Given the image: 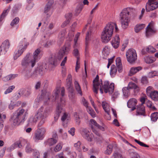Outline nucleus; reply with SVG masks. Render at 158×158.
<instances>
[{
	"label": "nucleus",
	"instance_id": "obj_39",
	"mask_svg": "<svg viewBox=\"0 0 158 158\" xmlns=\"http://www.w3.org/2000/svg\"><path fill=\"white\" fill-rule=\"evenodd\" d=\"M151 118L152 121H156L158 118V113L156 112L152 113L151 115Z\"/></svg>",
	"mask_w": 158,
	"mask_h": 158
},
{
	"label": "nucleus",
	"instance_id": "obj_25",
	"mask_svg": "<svg viewBox=\"0 0 158 158\" xmlns=\"http://www.w3.org/2000/svg\"><path fill=\"white\" fill-rule=\"evenodd\" d=\"M102 106L105 112L106 113L108 114L109 115L110 108L109 104L106 101H103L102 102Z\"/></svg>",
	"mask_w": 158,
	"mask_h": 158
},
{
	"label": "nucleus",
	"instance_id": "obj_17",
	"mask_svg": "<svg viewBox=\"0 0 158 158\" xmlns=\"http://www.w3.org/2000/svg\"><path fill=\"white\" fill-rule=\"evenodd\" d=\"M81 134L83 137L88 141H91L94 138L92 134H91L86 129H83Z\"/></svg>",
	"mask_w": 158,
	"mask_h": 158
},
{
	"label": "nucleus",
	"instance_id": "obj_15",
	"mask_svg": "<svg viewBox=\"0 0 158 158\" xmlns=\"http://www.w3.org/2000/svg\"><path fill=\"white\" fill-rule=\"evenodd\" d=\"M155 32L156 31L153 27V23L152 22L149 23L146 29V36L148 37L154 34Z\"/></svg>",
	"mask_w": 158,
	"mask_h": 158
},
{
	"label": "nucleus",
	"instance_id": "obj_49",
	"mask_svg": "<svg viewBox=\"0 0 158 158\" xmlns=\"http://www.w3.org/2000/svg\"><path fill=\"white\" fill-rule=\"evenodd\" d=\"M87 110L89 113L92 116L93 118L95 117V114L94 110L90 107L87 108Z\"/></svg>",
	"mask_w": 158,
	"mask_h": 158
},
{
	"label": "nucleus",
	"instance_id": "obj_6",
	"mask_svg": "<svg viewBox=\"0 0 158 158\" xmlns=\"http://www.w3.org/2000/svg\"><path fill=\"white\" fill-rule=\"evenodd\" d=\"M61 90V94L62 96H63L64 94V87L60 88V87H57L56 89L54 91L52 96L49 97L50 95V93L45 90L42 91V93L41 96V99H43L44 102L48 104V101L51 102H54L58 98L60 91Z\"/></svg>",
	"mask_w": 158,
	"mask_h": 158
},
{
	"label": "nucleus",
	"instance_id": "obj_52",
	"mask_svg": "<svg viewBox=\"0 0 158 158\" xmlns=\"http://www.w3.org/2000/svg\"><path fill=\"white\" fill-rule=\"evenodd\" d=\"M19 19L18 17L15 18L11 22L10 25L11 26H14L15 25L17 24L19 21Z\"/></svg>",
	"mask_w": 158,
	"mask_h": 158
},
{
	"label": "nucleus",
	"instance_id": "obj_23",
	"mask_svg": "<svg viewBox=\"0 0 158 158\" xmlns=\"http://www.w3.org/2000/svg\"><path fill=\"white\" fill-rule=\"evenodd\" d=\"M46 69V68H43V66H40L37 69L34 71V75H35L36 77L38 74L41 76L44 73Z\"/></svg>",
	"mask_w": 158,
	"mask_h": 158
},
{
	"label": "nucleus",
	"instance_id": "obj_40",
	"mask_svg": "<svg viewBox=\"0 0 158 158\" xmlns=\"http://www.w3.org/2000/svg\"><path fill=\"white\" fill-rule=\"evenodd\" d=\"M34 150L32 149L31 146L30 144L29 143H27V145L26 147L25 151L26 152L28 153L31 152Z\"/></svg>",
	"mask_w": 158,
	"mask_h": 158
},
{
	"label": "nucleus",
	"instance_id": "obj_47",
	"mask_svg": "<svg viewBox=\"0 0 158 158\" xmlns=\"http://www.w3.org/2000/svg\"><path fill=\"white\" fill-rule=\"evenodd\" d=\"M9 9H6L3 11L0 17V21L1 22L5 16L6 15L7 13L9 11Z\"/></svg>",
	"mask_w": 158,
	"mask_h": 158
},
{
	"label": "nucleus",
	"instance_id": "obj_45",
	"mask_svg": "<svg viewBox=\"0 0 158 158\" xmlns=\"http://www.w3.org/2000/svg\"><path fill=\"white\" fill-rule=\"evenodd\" d=\"M155 76H158V71H154L149 72L148 74L149 78H152Z\"/></svg>",
	"mask_w": 158,
	"mask_h": 158
},
{
	"label": "nucleus",
	"instance_id": "obj_9",
	"mask_svg": "<svg viewBox=\"0 0 158 158\" xmlns=\"http://www.w3.org/2000/svg\"><path fill=\"white\" fill-rule=\"evenodd\" d=\"M28 43L26 42L21 41L18 46L17 50L15 52L13 56V58L14 60H17L26 49Z\"/></svg>",
	"mask_w": 158,
	"mask_h": 158
},
{
	"label": "nucleus",
	"instance_id": "obj_29",
	"mask_svg": "<svg viewBox=\"0 0 158 158\" xmlns=\"http://www.w3.org/2000/svg\"><path fill=\"white\" fill-rule=\"evenodd\" d=\"M54 26V25L52 23H50L49 24L47 29V34L50 35L54 33L55 31L53 30Z\"/></svg>",
	"mask_w": 158,
	"mask_h": 158
},
{
	"label": "nucleus",
	"instance_id": "obj_1",
	"mask_svg": "<svg viewBox=\"0 0 158 158\" xmlns=\"http://www.w3.org/2000/svg\"><path fill=\"white\" fill-rule=\"evenodd\" d=\"M93 90L97 94L99 89L101 94H103V91L106 93L108 92L110 94H112L114 91V84L111 83L109 85L108 81H105L102 83V79H99V76L97 75L93 81Z\"/></svg>",
	"mask_w": 158,
	"mask_h": 158
},
{
	"label": "nucleus",
	"instance_id": "obj_46",
	"mask_svg": "<svg viewBox=\"0 0 158 158\" xmlns=\"http://www.w3.org/2000/svg\"><path fill=\"white\" fill-rule=\"evenodd\" d=\"M153 88L151 86H149L146 89V93L147 96H149L151 93L153 91Z\"/></svg>",
	"mask_w": 158,
	"mask_h": 158
},
{
	"label": "nucleus",
	"instance_id": "obj_56",
	"mask_svg": "<svg viewBox=\"0 0 158 158\" xmlns=\"http://www.w3.org/2000/svg\"><path fill=\"white\" fill-rule=\"evenodd\" d=\"M64 32H61L59 34L58 38L60 39V42H61L64 40Z\"/></svg>",
	"mask_w": 158,
	"mask_h": 158
},
{
	"label": "nucleus",
	"instance_id": "obj_30",
	"mask_svg": "<svg viewBox=\"0 0 158 158\" xmlns=\"http://www.w3.org/2000/svg\"><path fill=\"white\" fill-rule=\"evenodd\" d=\"M144 61L147 64H151L154 62L155 60L154 58L152 56H146L144 58Z\"/></svg>",
	"mask_w": 158,
	"mask_h": 158
},
{
	"label": "nucleus",
	"instance_id": "obj_27",
	"mask_svg": "<svg viewBox=\"0 0 158 158\" xmlns=\"http://www.w3.org/2000/svg\"><path fill=\"white\" fill-rule=\"evenodd\" d=\"M90 123L91 125V128L93 130V131L94 133L96 135H99V133L93 129V126H95L96 127L98 126V124L93 119H91L90 120Z\"/></svg>",
	"mask_w": 158,
	"mask_h": 158
},
{
	"label": "nucleus",
	"instance_id": "obj_24",
	"mask_svg": "<svg viewBox=\"0 0 158 158\" xmlns=\"http://www.w3.org/2000/svg\"><path fill=\"white\" fill-rule=\"evenodd\" d=\"M115 62L118 71L119 72H121L123 69L121 58L120 57H117L116 59Z\"/></svg>",
	"mask_w": 158,
	"mask_h": 158
},
{
	"label": "nucleus",
	"instance_id": "obj_58",
	"mask_svg": "<svg viewBox=\"0 0 158 158\" xmlns=\"http://www.w3.org/2000/svg\"><path fill=\"white\" fill-rule=\"evenodd\" d=\"M15 105L14 102L12 100H11L10 103L9 105L8 108L10 110H12L14 108Z\"/></svg>",
	"mask_w": 158,
	"mask_h": 158
},
{
	"label": "nucleus",
	"instance_id": "obj_64",
	"mask_svg": "<svg viewBox=\"0 0 158 158\" xmlns=\"http://www.w3.org/2000/svg\"><path fill=\"white\" fill-rule=\"evenodd\" d=\"M113 156L114 158H123L121 155L118 152L114 153V154Z\"/></svg>",
	"mask_w": 158,
	"mask_h": 158
},
{
	"label": "nucleus",
	"instance_id": "obj_3",
	"mask_svg": "<svg viewBox=\"0 0 158 158\" xmlns=\"http://www.w3.org/2000/svg\"><path fill=\"white\" fill-rule=\"evenodd\" d=\"M136 15V12L133 8H127L123 10L120 14L123 29L127 28L129 26L131 18H134Z\"/></svg>",
	"mask_w": 158,
	"mask_h": 158
},
{
	"label": "nucleus",
	"instance_id": "obj_62",
	"mask_svg": "<svg viewBox=\"0 0 158 158\" xmlns=\"http://www.w3.org/2000/svg\"><path fill=\"white\" fill-rule=\"evenodd\" d=\"M31 89L30 88L27 89L26 90H25V96H28L31 93Z\"/></svg>",
	"mask_w": 158,
	"mask_h": 158
},
{
	"label": "nucleus",
	"instance_id": "obj_59",
	"mask_svg": "<svg viewBox=\"0 0 158 158\" xmlns=\"http://www.w3.org/2000/svg\"><path fill=\"white\" fill-rule=\"evenodd\" d=\"M80 62L79 61V59L78 57H77V60L76 62L75 70L77 72V70L80 68Z\"/></svg>",
	"mask_w": 158,
	"mask_h": 158
},
{
	"label": "nucleus",
	"instance_id": "obj_11",
	"mask_svg": "<svg viewBox=\"0 0 158 158\" xmlns=\"http://www.w3.org/2000/svg\"><path fill=\"white\" fill-rule=\"evenodd\" d=\"M146 100H147L146 95L143 94H141L139 99L141 104L140 105H139V115H140L144 116H146L145 107L143 105L145 103Z\"/></svg>",
	"mask_w": 158,
	"mask_h": 158
},
{
	"label": "nucleus",
	"instance_id": "obj_61",
	"mask_svg": "<svg viewBox=\"0 0 158 158\" xmlns=\"http://www.w3.org/2000/svg\"><path fill=\"white\" fill-rule=\"evenodd\" d=\"M80 33H77L75 37V38L74 39V48H75L76 46V44L77 43V40H78V38L80 36Z\"/></svg>",
	"mask_w": 158,
	"mask_h": 158
},
{
	"label": "nucleus",
	"instance_id": "obj_38",
	"mask_svg": "<svg viewBox=\"0 0 158 158\" xmlns=\"http://www.w3.org/2000/svg\"><path fill=\"white\" fill-rule=\"evenodd\" d=\"M146 104L147 106L149 107L151 110L153 111L156 110V108L152 105L151 101L148 100L146 102Z\"/></svg>",
	"mask_w": 158,
	"mask_h": 158
},
{
	"label": "nucleus",
	"instance_id": "obj_16",
	"mask_svg": "<svg viewBox=\"0 0 158 158\" xmlns=\"http://www.w3.org/2000/svg\"><path fill=\"white\" fill-rule=\"evenodd\" d=\"M60 102L61 103L60 104L58 103L57 106L56 113L55 114L54 118V120L56 121L58 119L60 115V114L63 111L61 107V106L64 104V101L62 98H61Z\"/></svg>",
	"mask_w": 158,
	"mask_h": 158
},
{
	"label": "nucleus",
	"instance_id": "obj_51",
	"mask_svg": "<svg viewBox=\"0 0 158 158\" xmlns=\"http://www.w3.org/2000/svg\"><path fill=\"white\" fill-rule=\"evenodd\" d=\"M82 6H77L75 10V15L76 16L78 15L81 12L82 10Z\"/></svg>",
	"mask_w": 158,
	"mask_h": 158
},
{
	"label": "nucleus",
	"instance_id": "obj_41",
	"mask_svg": "<svg viewBox=\"0 0 158 158\" xmlns=\"http://www.w3.org/2000/svg\"><path fill=\"white\" fill-rule=\"evenodd\" d=\"M146 50L149 53H152L156 51V49L151 46H148L146 48Z\"/></svg>",
	"mask_w": 158,
	"mask_h": 158
},
{
	"label": "nucleus",
	"instance_id": "obj_2",
	"mask_svg": "<svg viewBox=\"0 0 158 158\" xmlns=\"http://www.w3.org/2000/svg\"><path fill=\"white\" fill-rule=\"evenodd\" d=\"M40 53V49L38 48L34 52L33 56L29 52L27 53L21 60V66L24 68H33L41 57Z\"/></svg>",
	"mask_w": 158,
	"mask_h": 158
},
{
	"label": "nucleus",
	"instance_id": "obj_5",
	"mask_svg": "<svg viewBox=\"0 0 158 158\" xmlns=\"http://www.w3.org/2000/svg\"><path fill=\"white\" fill-rule=\"evenodd\" d=\"M114 28L116 32L118 31V28L115 23L110 22L106 25L101 35V38L103 42L107 43L110 40Z\"/></svg>",
	"mask_w": 158,
	"mask_h": 158
},
{
	"label": "nucleus",
	"instance_id": "obj_31",
	"mask_svg": "<svg viewBox=\"0 0 158 158\" xmlns=\"http://www.w3.org/2000/svg\"><path fill=\"white\" fill-rule=\"evenodd\" d=\"M66 86L69 89H71L72 83V76L71 74H69L66 79Z\"/></svg>",
	"mask_w": 158,
	"mask_h": 158
},
{
	"label": "nucleus",
	"instance_id": "obj_34",
	"mask_svg": "<svg viewBox=\"0 0 158 158\" xmlns=\"http://www.w3.org/2000/svg\"><path fill=\"white\" fill-rule=\"evenodd\" d=\"M138 71V67H132L129 71L128 75L131 76L136 73Z\"/></svg>",
	"mask_w": 158,
	"mask_h": 158
},
{
	"label": "nucleus",
	"instance_id": "obj_13",
	"mask_svg": "<svg viewBox=\"0 0 158 158\" xmlns=\"http://www.w3.org/2000/svg\"><path fill=\"white\" fill-rule=\"evenodd\" d=\"M146 7L147 12L153 10L158 7V2L156 1V0H148Z\"/></svg>",
	"mask_w": 158,
	"mask_h": 158
},
{
	"label": "nucleus",
	"instance_id": "obj_43",
	"mask_svg": "<svg viewBox=\"0 0 158 158\" xmlns=\"http://www.w3.org/2000/svg\"><path fill=\"white\" fill-rule=\"evenodd\" d=\"M127 87H128L130 89H133L135 90L137 89L138 86L135 83L132 82H129Z\"/></svg>",
	"mask_w": 158,
	"mask_h": 158
},
{
	"label": "nucleus",
	"instance_id": "obj_50",
	"mask_svg": "<svg viewBox=\"0 0 158 158\" xmlns=\"http://www.w3.org/2000/svg\"><path fill=\"white\" fill-rule=\"evenodd\" d=\"M62 148V145L60 143H59L55 147L54 151L55 152H58L61 150Z\"/></svg>",
	"mask_w": 158,
	"mask_h": 158
},
{
	"label": "nucleus",
	"instance_id": "obj_57",
	"mask_svg": "<svg viewBox=\"0 0 158 158\" xmlns=\"http://www.w3.org/2000/svg\"><path fill=\"white\" fill-rule=\"evenodd\" d=\"M148 83L147 78L146 77H143L141 80V83L143 85L146 84Z\"/></svg>",
	"mask_w": 158,
	"mask_h": 158
},
{
	"label": "nucleus",
	"instance_id": "obj_4",
	"mask_svg": "<svg viewBox=\"0 0 158 158\" xmlns=\"http://www.w3.org/2000/svg\"><path fill=\"white\" fill-rule=\"evenodd\" d=\"M51 111V109L49 107L44 109L43 107H41L38 110L35 115H32L29 121L31 123H35L38 120H40L38 124V127H40L45 123L46 118Z\"/></svg>",
	"mask_w": 158,
	"mask_h": 158
},
{
	"label": "nucleus",
	"instance_id": "obj_44",
	"mask_svg": "<svg viewBox=\"0 0 158 158\" xmlns=\"http://www.w3.org/2000/svg\"><path fill=\"white\" fill-rule=\"evenodd\" d=\"M74 116L75 118V120L76 124L79 125L80 123V120L78 114L77 112H75L74 114Z\"/></svg>",
	"mask_w": 158,
	"mask_h": 158
},
{
	"label": "nucleus",
	"instance_id": "obj_55",
	"mask_svg": "<svg viewBox=\"0 0 158 158\" xmlns=\"http://www.w3.org/2000/svg\"><path fill=\"white\" fill-rule=\"evenodd\" d=\"M33 156L35 158H39L40 157L39 152L36 150H34Z\"/></svg>",
	"mask_w": 158,
	"mask_h": 158
},
{
	"label": "nucleus",
	"instance_id": "obj_53",
	"mask_svg": "<svg viewBox=\"0 0 158 158\" xmlns=\"http://www.w3.org/2000/svg\"><path fill=\"white\" fill-rule=\"evenodd\" d=\"M23 142L27 143L26 140H22L21 141H19L16 142V144L17 147L19 148H21L23 146Z\"/></svg>",
	"mask_w": 158,
	"mask_h": 158
},
{
	"label": "nucleus",
	"instance_id": "obj_60",
	"mask_svg": "<svg viewBox=\"0 0 158 158\" xmlns=\"http://www.w3.org/2000/svg\"><path fill=\"white\" fill-rule=\"evenodd\" d=\"M82 102L84 106L86 107L87 108L89 107H88V102L85 99V98H83L82 99Z\"/></svg>",
	"mask_w": 158,
	"mask_h": 158
},
{
	"label": "nucleus",
	"instance_id": "obj_10",
	"mask_svg": "<svg viewBox=\"0 0 158 158\" xmlns=\"http://www.w3.org/2000/svg\"><path fill=\"white\" fill-rule=\"evenodd\" d=\"M126 56L127 61L130 64H134L137 59L135 50L133 48L129 49L126 52Z\"/></svg>",
	"mask_w": 158,
	"mask_h": 158
},
{
	"label": "nucleus",
	"instance_id": "obj_48",
	"mask_svg": "<svg viewBox=\"0 0 158 158\" xmlns=\"http://www.w3.org/2000/svg\"><path fill=\"white\" fill-rule=\"evenodd\" d=\"M81 143L79 141H78L77 143L74 144V147L79 152H80L81 151Z\"/></svg>",
	"mask_w": 158,
	"mask_h": 158
},
{
	"label": "nucleus",
	"instance_id": "obj_63",
	"mask_svg": "<svg viewBox=\"0 0 158 158\" xmlns=\"http://www.w3.org/2000/svg\"><path fill=\"white\" fill-rule=\"evenodd\" d=\"M75 128L74 127L71 128L70 130L68 131V132L71 135L73 136L75 135Z\"/></svg>",
	"mask_w": 158,
	"mask_h": 158
},
{
	"label": "nucleus",
	"instance_id": "obj_21",
	"mask_svg": "<svg viewBox=\"0 0 158 158\" xmlns=\"http://www.w3.org/2000/svg\"><path fill=\"white\" fill-rule=\"evenodd\" d=\"M111 44L113 48H117L119 44V38L118 35H116L113 38L111 42Z\"/></svg>",
	"mask_w": 158,
	"mask_h": 158
},
{
	"label": "nucleus",
	"instance_id": "obj_12",
	"mask_svg": "<svg viewBox=\"0 0 158 158\" xmlns=\"http://www.w3.org/2000/svg\"><path fill=\"white\" fill-rule=\"evenodd\" d=\"M54 0H49L46 4L44 10V13L47 17H50L52 14L53 10Z\"/></svg>",
	"mask_w": 158,
	"mask_h": 158
},
{
	"label": "nucleus",
	"instance_id": "obj_26",
	"mask_svg": "<svg viewBox=\"0 0 158 158\" xmlns=\"http://www.w3.org/2000/svg\"><path fill=\"white\" fill-rule=\"evenodd\" d=\"M63 111L61 113H63V116L61 118V120L63 122V125L64 127H67V125L65 124V123L67 122V121L68 120V114L65 113L64 112L63 110L62 109Z\"/></svg>",
	"mask_w": 158,
	"mask_h": 158
},
{
	"label": "nucleus",
	"instance_id": "obj_37",
	"mask_svg": "<svg viewBox=\"0 0 158 158\" xmlns=\"http://www.w3.org/2000/svg\"><path fill=\"white\" fill-rule=\"evenodd\" d=\"M110 51V49L107 47H105L103 48L102 51V53L104 58H105L106 57L109 55Z\"/></svg>",
	"mask_w": 158,
	"mask_h": 158
},
{
	"label": "nucleus",
	"instance_id": "obj_8",
	"mask_svg": "<svg viewBox=\"0 0 158 158\" xmlns=\"http://www.w3.org/2000/svg\"><path fill=\"white\" fill-rule=\"evenodd\" d=\"M69 50V49L66 46L62 48L53 57H52L49 59V62L50 64L54 66L56 65L57 64V58L58 60H61L64 55L68 54Z\"/></svg>",
	"mask_w": 158,
	"mask_h": 158
},
{
	"label": "nucleus",
	"instance_id": "obj_14",
	"mask_svg": "<svg viewBox=\"0 0 158 158\" xmlns=\"http://www.w3.org/2000/svg\"><path fill=\"white\" fill-rule=\"evenodd\" d=\"M45 131V129L44 128H38L35 133V136L34 138L35 141L42 139L44 137Z\"/></svg>",
	"mask_w": 158,
	"mask_h": 158
},
{
	"label": "nucleus",
	"instance_id": "obj_33",
	"mask_svg": "<svg viewBox=\"0 0 158 158\" xmlns=\"http://www.w3.org/2000/svg\"><path fill=\"white\" fill-rule=\"evenodd\" d=\"M122 91L124 97L127 98L130 95V89L128 87H125L123 88Z\"/></svg>",
	"mask_w": 158,
	"mask_h": 158
},
{
	"label": "nucleus",
	"instance_id": "obj_35",
	"mask_svg": "<svg viewBox=\"0 0 158 158\" xmlns=\"http://www.w3.org/2000/svg\"><path fill=\"white\" fill-rule=\"evenodd\" d=\"M113 149V146L112 144H109L107 147L106 150L105 151V153L107 155L110 154L112 151Z\"/></svg>",
	"mask_w": 158,
	"mask_h": 158
},
{
	"label": "nucleus",
	"instance_id": "obj_42",
	"mask_svg": "<svg viewBox=\"0 0 158 158\" xmlns=\"http://www.w3.org/2000/svg\"><path fill=\"white\" fill-rule=\"evenodd\" d=\"M77 25V23L76 22H74L73 23V24L72 25V31L71 32H70L69 34H68V36L69 37H72L74 35V30L73 29V28H74Z\"/></svg>",
	"mask_w": 158,
	"mask_h": 158
},
{
	"label": "nucleus",
	"instance_id": "obj_18",
	"mask_svg": "<svg viewBox=\"0 0 158 158\" xmlns=\"http://www.w3.org/2000/svg\"><path fill=\"white\" fill-rule=\"evenodd\" d=\"M58 137L57 135L55 134L53 136L52 138H49L47 140L45 143L46 145H48L50 146H52L56 143L58 140Z\"/></svg>",
	"mask_w": 158,
	"mask_h": 158
},
{
	"label": "nucleus",
	"instance_id": "obj_7",
	"mask_svg": "<svg viewBox=\"0 0 158 158\" xmlns=\"http://www.w3.org/2000/svg\"><path fill=\"white\" fill-rule=\"evenodd\" d=\"M27 114V110H25L22 108L18 109L13 114L11 118L14 124L15 125H18L20 123L23 122Z\"/></svg>",
	"mask_w": 158,
	"mask_h": 158
},
{
	"label": "nucleus",
	"instance_id": "obj_54",
	"mask_svg": "<svg viewBox=\"0 0 158 158\" xmlns=\"http://www.w3.org/2000/svg\"><path fill=\"white\" fill-rule=\"evenodd\" d=\"M15 87L14 85H12L10 86L4 92L5 94H7L11 92L14 89Z\"/></svg>",
	"mask_w": 158,
	"mask_h": 158
},
{
	"label": "nucleus",
	"instance_id": "obj_36",
	"mask_svg": "<svg viewBox=\"0 0 158 158\" xmlns=\"http://www.w3.org/2000/svg\"><path fill=\"white\" fill-rule=\"evenodd\" d=\"M117 72V69L115 66L114 65H113L111 66V69L110 70V75L112 76H114Z\"/></svg>",
	"mask_w": 158,
	"mask_h": 158
},
{
	"label": "nucleus",
	"instance_id": "obj_32",
	"mask_svg": "<svg viewBox=\"0 0 158 158\" xmlns=\"http://www.w3.org/2000/svg\"><path fill=\"white\" fill-rule=\"evenodd\" d=\"M75 88L78 94L81 95H82V94L80 86L78 83L76 81H75L74 82Z\"/></svg>",
	"mask_w": 158,
	"mask_h": 158
},
{
	"label": "nucleus",
	"instance_id": "obj_28",
	"mask_svg": "<svg viewBox=\"0 0 158 158\" xmlns=\"http://www.w3.org/2000/svg\"><path fill=\"white\" fill-rule=\"evenodd\" d=\"M154 101H158V92L157 91H154L152 92L149 96Z\"/></svg>",
	"mask_w": 158,
	"mask_h": 158
},
{
	"label": "nucleus",
	"instance_id": "obj_20",
	"mask_svg": "<svg viewBox=\"0 0 158 158\" xmlns=\"http://www.w3.org/2000/svg\"><path fill=\"white\" fill-rule=\"evenodd\" d=\"M10 43L8 40H5L2 44L0 47V49L1 51H4L5 53L8 50L9 48Z\"/></svg>",
	"mask_w": 158,
	"mask_h": 158
},
{
	"label": "nucleus",
	"instance_id": "obj_22",
	"mask_svg": "<svg viewBox=\"0 0 158 158\" xmlns=\"http://www.w3.org/2000/svg\"><path fill=\"white\" fill-rule=\"evenodd\" d=\"M22 68L24 69L23 72L24 73L25 76L27 78H28L31 77L33 76V74L32 73H31V70L32 68H24L22 66Z\"/></svg>",
	"mask_w": 158,
	"mask_h": 158
},
{
	"label": "nucleus",
	"instance_id": "obj_19",
	"mask_svg": "<svg viewBox=\"0 0 158 158\" xmlns=\"http://www.w3.org/2000/svg\"><path fill=\"white\" fill-rule=\"evenodd\" d=\"M137 103V101L135 98H132L129 100L127 103V105L128 108H132L131 110L133 111L135 109Z\"/></svg>",
	"mask_w": 158,
	"mask_h": 158
}]
</instances>
